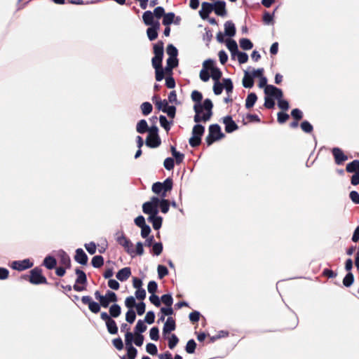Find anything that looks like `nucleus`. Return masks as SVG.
<instances>
[{
	"instance_id": "obj_20",
	"label": "nucleus",
	"mask_w": 359,
	"mask_h": 359,
	"mask_svg": "<svg viewBox=\"0 0 359 359\" xmlns=\"http://www.w3.org/2000/svg\"><path fill=\"white\" fill-rule=\"evenodd\" d=\"M236 27L232 21L228 20L224 23L225 35L232 37L236 34Z\"/></svg>"
},
{
	"instance_id": "obj_12",
	"label": "nucleus",
	"mask_w": 359,
	"mask_h": 359,
	"mask_svg": "<svg viewBox=\"0 0 359 359\" xmlns=\"http://www.w3.org/2000/svg\"><path fill=\"white\" fill-rule=\"evenodd\" d=\"M332 153L334 156L335 163L337 165L342 164L348 159V156L344 154L343 151L340 148H333L332 149Z\"/></svg>"
},
{
	"instance_id": "obj_5",
	"label": "nucleus",
	"mask_w": 359,
	"mask_h": 359,
	"mask_svg": "<svg viewBox=\"0 0 359 359\" xmlns=\"http://www.w3.org/2000/svg\"><path fill=\"white\" fill-rule=\"evenodd\" d=\"M116 242L123 248L124 250L130 255L133 243L125 236L123 232H118L115 235Z\"/></svg>"
},
{
	"instance_id": "obj_47",
	"label": "nucleus",
	"mask_w": 359,
	"mask_h": 359,
	"mask_svg": "<svg viewBox=\"0 0 359 359\" xmlns=\"http://www.w3.org/2000/svg\"><path fill=\"white\" fill-rule=\"evenodd\" d=\"M301 128L306 133H310L313 131V128L312 125L307 121H304L301 123Z\"/></svg>"
},
{
	"instance_id": "obj_17",
	"label": "nucleus",
	"mask_w": 359,
	"mask_h": 359,
	"mask_svg": "<svg viewBox=\"0 0 359 359\" xmlns=\"http://www.w3.org/2000/svg\"><path fill=\"white\" fill-rule=\"evenodd\" d=\"M160 29V23L156 21L154 26H151L147 30V34L150 41L156 39L158 36V31Z\"/></svg>"
},
{
	"instance_id": "obj_50",
	"label": "nucleus",
	"mask_w": 359,
	"mask_h": 359,
	"mask_svg": "<svg viewBox=\"0 0 359 359\" xmlns=\"http://www.w3.org/2000/svg\"><path fill=\"white\" fill-rule=\"evenodd\" d=\"M147 330V326L142 320H138L135 326V333L140 334Z\"/></svg>"
},
{
	"instance_id": "obj_6",
	"label": "nucleus",
	"mask_w": 359,
	"mask_h": 359,
	"mask_svg": "<svg viewBox=\"0 0 359 359\" xmlns=\"http://www.w3.org/2000/svg\"><path fill=\"white\" fill-rule=\"evenodd\" d=\"M202 136V126L196 124L192 130V136L189 139V144L191 147H196L201 144Z\"/></svg>"
},
{
	"instance_id": "obj_7",
	"label": "nucleus",
	"mask_w": 359,
	"mask_h": 359,
	"mask_svg": "<svg viewBox=\"0 0 359 359\" xmlns=\"http://www.w3.org/2000/svg\"><path fill=\"white\" fill-rule=\"evenodd\" d=\"M154 57L152 58V65L154 68L162 67V59L163 55V46L155 45L154 46Z\"/></svg>"
},
{
	"instance_id": "obj_3",
	"label": "nucleus",
	"mask_w": 359,
	"mask_h": 359,
	"mask_svg": "<svg viewBox=\"0 0 359 359\" xmlns=\"http://www.w3.org/2000/svg\"><path fill=\"white\" fill-rule=\"evenodd\" d=\"M149 135L146 140V144L151 148H156L161 144V140L158 135V128L153 126L148 130Z\"/></svg>"
},
{
	"instance_id": "obj_51",
	"label": "nucleus",
	"mask_w": 359,
	"mask_h": 359,
	"mask_svg": "<svg viewBox=\"0 0 359 359\" xmlns=\"http://www.w3.org/2000/svg\"><path fill=\"white\" fill-rule=\"evenodd\" d=\"M129 359H135L137 355V349L133 346H126Z\"/></svg>"
},
{
	"instance_id": "obj_48",
	"label": "nucleus",
	"mask_w": 359,
	"mask_h": 359,
	"mask_svg": "<svg viewBox=\"0 0 359 359\" xmlns=\"http://www.w3.org/2000/svg\"><path fill=\"white\" fill-rule=\"evenodd\" d=\"M238 57V60L240 64L246 63L248 60V55L247 53L240 52L239 50L236 53Z\"/></svg>"
},
{
	"instance_id": "obj_2",
	"label": "nucleus",
	"mask_w": 359,
	"mask_h": 359,
	"mask_svg": "<svg viewBox=\"0 0 359 359\" xmlns=\"http://www.w3.org/2000/svg\"><path fill=\"white\" fill-rule=\"evenodd\" d=\"M201 94L199 92L196 90L192 92L191 98L196 102L194 106V109L196 113L194 116V121L196 123L200 122L201 119L202 118V104L201 103Z\"/></svg>"
},
{
	"instance_id": "obj_10",
	"label": "nucleus",
	"mask_w": 359,
	"mask_h": 359,
	"mask_svg": "<svg viewBox=\"0 0 359 359\" xmlns=\"http://www.w3.org/2000/svg\"><path fill=\"white\" fill-rule=\"evenodd\" d=\"M181 22V18L176 16L174 13H165L163 18V25L169 26L171 24L179 25Z\"/></svg>"
},
{
	"instance_id": "obj_31",
	"label": "nucleus",
	"mask_w": 359,
	"mask_h": 359,
	"mask_svg": "<svg viewBox=\"0 0 359 359\" xmlns=\"http://www.w3.org/2000/svg\"><path fill=\"white\" fill-rule=\"evenodd\" d=\"M226 42V46L231 52L232 56L236 55V53L238 51V45L236 41L233 39H227Z\"/></svg>"
},
{
	"instance_id": "obj_9",
	"label": "nucleus",
	"mask_w": 359,
	"mask_h": 359,
	"mask_svg": "<svg viewBox=\"0 0 359 359\" xmlns=\"http://www.w3.org/2000/svg\"><path fill=\"white\" fill-rule=\"evenodd\" d=\"M33 263L29 259H25L20 261H14L11 264V267L18 271H23L27 269L31 268Z\"/></svg>"
},
{
	"instance_id": "obj_13",
	"label": "nucleus",
	"mask_w": 359,
	"mask_h": 359,
	"mask_svg": "<svg viewBox=\"0 0 359 359\" xmlns=\"http://www.w3.org/2000/svg\"><path fill=\"white\" fill-rule=\"evenodd\" d=\"M223 123L225 125V131L228 133H231L238 128V126L231 116L224 117Z\"/></svg>"
},
{
	"instance_id": "obj_34",
	"label": "nucleus",
	"mask_w": 359,
	"mask_h": 359,
	"mask_svg": "<svg viewBox=\"0 0 359 359\" xmlns=\"http://www.w3.org/2000/svg\"><path fill=\"white\" fill-rule=\"evenodd\" d=\"M212 11H214V4L203 2V20L208 18Z\"/></svg>"
},
{
	"instance_id": "obj_56",
	"label": "nucleus",
	"mask_w": 359,
	"mask_h": 359,
	"mask_svg": "<svg viewBox=\"0 0 359 359\" xmlns=\"http://www.w3.org/2000/svg\"><path fill=\"white\" fill-rule=\"evenodd\" d=\"M167 54L169 57H177V48L172 44L168 45L166 49Z\"/></svg>"
},
{
	"instance_id": "obj_64",
	"label": "nucleus",
	"mask_w": 359,
	"mask_h": 359,
	"mask_svg": "<svg viewBox=\"0 0 359 359\" xmlns=\"http://www.w3.org/2000/svg\"><path fill=\"white\" fill-rule=\"evenodd\" d=\"M349 197L355 204H359V194L356 191H351Z\"/></svg>"
},
{
	"instance_id": "obj_14",
	"label": "nucleus",
	"mask_w": 359,
	"mask_h": 359,
	"mask_svg": "<svg viewBox=\"0 0 359 359\" xmlns=\"http://www.w3.org/2000/svg\"><path fill=\"white\" fill-rule=\"evenodd\" d=\"M117 301L116 295L114 292L108 291L105 295H103L100 302V305L104 308L107 307L110 303Z\"/></svg>"
},
{
	"instance_id": "obj_40",
	"label": "nucleus",
	"mask_w": 359,
	"mask_h": 359,
	"mask_svg": "<svg viewBox=\"0 0 359 359\" xmlns=\"http://www.w3.org/2000/svg\"><path fill=\"white\" fill-rule=\"evenodd\" d=\"M136 130L139 133H144L148 130V125L145 120L140 121L137 124Z\"/></svg>"
},
{
	"instance_id": "obj_52",
	"label": "nucleus",
	"mask_w": 359,
	"mask_h": 359,
	"mask_svg": "<svg viewBox=\"0 0 359 359\" xmlns=\"http://www.w3.org/2000/svg\"><path fill=\"white\" fill-rule=\"evenodd\" d=\"M158 206H160L161 210L163 213H166L169 210V202L168 200L161 199L160 200Z\"/></svg>"
},
{
	"instance_id": "obj_24",
	"label": "nucleus",
	"mask_w": 359,
	"mask_h": 359,
	"mask_svg": "<svg viewBox=\"0 0 359 359\" xmlns=\"http://www.w3.org/2000/svg\"><path fill=\"white\" fill-rule=\"evenodd\" d=\"M142 19L146 25L154 26L156 22H154V15L152 12L147 11L142 15Z\"/></svg>"
},
{
	"instance_id": "obj_44",
	"label": "nucleus",
	"mask_w": 359,
	"mask_h": 359,
	"mask_svg": "<svg viewBox=\"0 0 359 359\" xmlns=\"http://www.w3.org/2000/svg\"><path fill=\"white\" fill-rule=\"evenodd\" d=\"M141 110L143 114L147 115L150 114L152 111V105L147 102H143L141 104Z\"/></svg>"
},
{
	"instance_id": "obj_36",
	"label": "nucleus",
	"mask_w": 359,
	"mask_h": 359,
	"mask_svg": "<svg viewBox=\"0 0 359 359\" xmlns=\"http://www.w3.org/2000/svg\"><path fill=\"white\" fill-rule=\"evenodd\" d=\"M43 264L47 269H52L56 265V260L54 257L48 256L44 259Z\"/></svg>"
},
{
	"instance_id": "obj_23",
	"label": "nucleus",
	"mask_w": 359,
	"mask_h": 359,
	"mask_svg": "<svg viewBox=\"0 0 359 359\" xmlns=\"http://www.w3.org/2000/svg\"><path fill=\"white\" fill-rule=\"evenodd\" d=\"M75 260L81 264H86L88 261V257L84 251L79 248L76 251V255H75Z\"/></svg>"
},
{
	"instance_id": "obj_33",
	"label": "nucleus",
	"mask_w": 359,
	"mask_h": 359,
	"mask_svg": "<svg viewBox=\"0 0 359 359\" xmlns=\"http://www.w3.org/2000/svg\"><path fill=\"white\" fill-rule=\"evenodd\" d=\"M224 89L226 90V95L232 94L233 90V82L231 79H223Z\"/></svg>"
},
{
	"instance_id": "obj_16",
	"label": "nucleus",
	"mask_w": 359,
	"mask_h": 359,
	"mask_svg": "<svg viewBox=\"0 0 359 359\" xmlns=\"http://www.w3.org/2000/svg\"><path fill=\"white\" fill-rule=\"evenodd\" d=\"M214 12L219 16L226 15V3L223 1H217L214 3Z\"/></svg>"
},
{
	"instance_id": "obj_19",
	"label": "nucleus",
	"mask_w": 359,
	"mask_h": 359,
	"mask_svg": "<svg viewBox=\"0 0 359 359\" xmlns=\"http://www.w3.org/2000/svg\"><path fill=\"white\" fill-rule=\"evenodd\" d=\"M152 101L155 104V105L157 107V109L158 110L162 111H164L165 110V109L167 108V107L168 106L167 100H161L157 95H154L152 97Z\"/></svg>"
},
{
	"instance_id": "obj_30",
	"label": "nucleus",
	"mask_w": 359,
	"mask_h": 359,
	"mask_svg": "<svg viewBox=\"0 0 359 359\" xmlns=\"http://www.w3.org/2000/svg\"><path fill=\"white\" fill-rule=\"evenodd\" d=\"M178 65V60L177 57H169L167 60V67L165 71L168 73H170L172 69L177 67Z\"/></svg>"
},
{
	"instance_id": "obj_27",
	"label": "nucleus",
	"mask_w": 359,
	"mask_h": 359,
	"mask_svg": "<svg viewBox=\"0 0 359 359\" xmlns=\"http://www.w3.org/2000/svg\"><path fill=\"white\" fill-rule=\"evenodd\" d=\"M347 172H359V160H354L352 162L348 163L346 167Z\"/></svg>"
},
{
	"instance_id": "obj_57",
	"label": "nucleus",
	"mask_w": 359,
	"mask_h": 359,
	"mask_svg": "<svg viewBox=\"0 0 359 359\" xmlns=\"http://www.w3.org/2000/svg\"><path fill=\"white\" fill-rule=\"evenodd\" d=\"M136 316L135 313L133 309H129L128 311L126 313V320L129 323H133L135 320Z\"/></svg>"
},
{
	"instance_id": "obj_15",
	"label": "nucleus",
	"mask_w": 359,
	"mask_h": 359,
	"mask_svg": "<svg viewBox=\"0 0 359 359\" xmlns=\"http://www.w3.org/2000/svg\"><path fill=\"white\" fill-rule=\"evenodd\" d=\"M212 102L210 99L203 100V111H207L206 113L203 112V122L208 121L212 116Z\"/></svg>"
},
{
	"instance_id": "obj_62",
	"label": "nucleus",
	"mask_w": 359,
	"mask_h": 359,
	"mask_svg": "<svg viewBox=\"0 0 359 359\" xmlns=\"http://www.w3.org/2000/svg\"><path fill=\"white\" fill-rule=\"evenodd\" d=\"M125 305L129 309H133V308L135 306V299L133 296L128 297L125 301Z\"/></svg>"
},
{
	"instance_id": "obj_42",
	"label": "nucleus",
	"mask_w": 359,
	"mask_h": 359,
	"mask_svg": "<svg viewBox=\"0 0 359 359\" xmlns=\"http://www.w3.org/2000/svg\"><path fill=\"white\" fill-rule=\"evenodd\" d=\"M76 273L77 275L76 283L84 284L86 282V276L83 271L79 269L76 270Z\"/></svg>"
},
{
	"instance_id": "obj_49",
	"label": "nucleus",
	"mask_w": 359,
	"mask_h": 359,
	"mask_svg": "<svg viewBox=\"0 0 359 359\" xmlns=\"http://www.w3.org/2000/svg\"><path fill=\"white\" fill-rule=\"evenodd\" d=\"M289 115L283 111H280L277 114V121L280 124L285 123L289 119Z\"/></svg>"
},
{
	"instance_id": "obj_43",
	"label": "nucleus",
	"mask_w": 359,
	"mask_h": 359,
	"mask_svg": "<svg viewBox=\"0 0 359 359\" xmlns=\"http://www.w3.org/2000/svg\"><path fill=\"white\" fill-rule=\"evenodd\" d=\"M109 313L112 317L116 318L121 313V307L118 304H114L110 307Z\"/></svg>"
},
{
	"instance_id": "obj_29",
	"label": "nucleus",
	"mask_w": 359,
	"mask_h": 359,
	"mask_svg": "<svg viewBox=\"0 0 359 359\" xmlns=\"http://www.w3.org/2000/svg\"><path fill=\"white\" fill-rule=\"evenodd\" d=\"M257 100V96L255 93H250L248 95L245 100V107L247 109L252 108Z\"/></svg>"
},
{
	"instance_id": "obj_26",
	"label": "nucleus",
	"mask_w": 359,
	"mask_h": 359,
	"mask_svg": "<svg viewBox=\"0 0 359 359\" xmlns=\"http://www.w3.org/2000/svg\"><path fill=\"white\" fill-rule=\"evenodd\" d=\"M253 76L248 72H245L244 77L243 79V86L246 88H250L254 85Z\"/></svg>"
},
{
	"instance_id": "obj_55",
	"label": "nucleus",
	"mask_w": 359,
	"mask_h": 359,
	"mask_svg": "<svg viewBox=\"0 0 359 359\" xmlns=\"http://www.w3.org/2000/svg\"><path fill=\"white\" fill-rule=\"evenodd\" d=\"M229 335V332L228 331H226V330H220L217 332V334H215V336H212L211 337V341H215L216 339H221V338H224V337H227Z\"/></svg>"
},
{
	"instance_id": "obj_61",
	"label": "nucleus",
	"mask_w": 359,
	"mask_h": 359,
	"mask_svg": "<svg viewBox=\"0 0 359 359\" xmlns=\"http://www.w3.org/2000/svg\"><path fill=\"white\" fill-rule=\"evenodd\" d=\"M161 126L164 128L167 131L170 128V123L167 120L164 116H161L159 118Z\"/></svg>"
},
{
	"instance_id": "obj_18",
	"label": "nucleus",
	"mask_w": 359,
	"mask_h": 359,
	"mask_svg": "<svg viewBox=\"0 0 359 359\" xmlns=\"http://www.w3.org/2000/svg\"><path fill=\"white\" fill-rule=\"evenodd\" d=\"M131 251L132 252H130L129 255L131 257L142 256L144 254L143 243L142 242H137L135 245H133Z\"/></svg>"
},
{
	"instance_id": "obj_58",
	"label": "nucleus",
	"mask_w": 359,
	"mask_h": 359,
	"mask_svg": "<svg viewBox=\"0 0 359 359\" xmlns=\"http://www.w3.org/2000/svg\"><path fill=\"white\" fill-rule=\"evenodd\" d=\"M291 116L294 120L299 121L303 117L302 111L299 109H294L291 111Z\"/></svg>"
},
{
	"instance_id": "obj_1",
	"label": "nucleus",
	"mask_w": 359,
	"mask_h": 359,
	"mask_svg": "<svg viewBox=\"0 0 359 359\" xmlns=\"http://www.w3.org/2000/svg\"><path fill=\"white\" fill-rule=\"evenodd\" d=\"M225 135L222 132L221 128L218 124H212L209 127V133L206 137L208 145H211L216 141L223 139Z\"/></svg>"
},
{
	"instance_id": "obj_46",
	"label": "nucleus",
	"mask_w": 359,
	"mask_h": 359,
	"mask_svg": "<svg viewBox=\"0 0 359 359\" xmlns=\"http://www.w3.org/2000/svg\"><path fill=\"white\" fill-rule=\"evenodd\" d=\"M171 151L176 160V162L177 163H181L184 158V154L177 151L174 147H171Z\"/></svg>"
},
{
	"instance_id": "obj_41",
	"label": "nucleus",
	"mask_w": 359,
	"mask_h": 359,
	"mask_svg": "<svg viewBox=\"0 0 359 359\" xmlns=\"http://www.w3.org/2000/svg\"><path fill=\"white\" fill-rule=\"evenodd\" d=\"M161 185H163V192L161 194V196L165 197L166 196V192L172 189V180L170 179H167L166 180L164 181L163 183H161Z\"/></svg>"
},
{
	"instance_id": "obj_53",
	"label": "nucleus",
	"mask_w": 359,
	"mask_h": 359,
	"mask_svg": "<svg viewBox=\"0 0 359 359\" xmlns=\"http://www.w3.org/2000/svg\"><path fill=\"white\" fill-rule=\"evenodd\" d=\"M104 263V260L102 256H95L92 259V264L94 267H100Z\"/></svg>"
},
{
	"instance_id": "obj_25",
	"label": "nucleus",
	"mask_w": 359,
	"mask_h": 359,
	"mask_svg": "<svg viewBox=\"0 0 359 359\" xmlns=\"http://www.w3.org/2000/svg\"><path fill=\"white\" fill-rule=\"evenodd\" d=\"M175 329V323L172 318L169 317L167 318L164 326H163V333H169Z\"/></svg>"
},
{
	"instance_id": "obj_32",
	"label": "nucleus",
	"mask_w": 359,
	"mask_h": 359,
	"mask_svg": "<svg viewBox=\"0 0 359 359\" xmlns=\"http://www.w3.org/2000/svg\"><path fill=\"white\" fill-rule=\"evenodd\" d=\"M209 72L213 81L220 80L222 76V72L217 67H215V68H212L211 69H209Z\"/></svg>"
},
{
	"instance_id": "obj_4",
	"label": "nucleus",
	"mask_w": 359,
	"mask_h": 359,
	"mask_svg": "<svg viewBox=\"0 0 359 359\" xmlns=\"http://www.w3.org/2000/svg\"><path fill=\"white\" fill-rule=\"evenodd\" d=\"M160 199L157 197H152L151 200L146 202L142 205V210L145 214L154 215L158 214V207Z\"/></svg>"
},
{
	"instance_id": "obj_45",
	"label": "nucleus",
	"mask_w": 359,
	"mask_h": 359,
	"mask_svg": "<svg viewBox=\"0 0 359 359\" xmlns=\"http://www.w3.org/2000/svg\"><path fill=\"white\" fill-rule=\"evenodd\" d=\"M135 334L127 331L125 335L126 346H133V341H134Z\"/></svg>"
},
{
	"instance_id": "obj_8",
	"label": "nucleus",
	"mask_w": 359,
	"mask_h": 359,
	"mask_svg": "<svg viewBox=\"0 0 359 359\" xmlns=\"http://www.w3.org/2000/svg\"><path fill=\"white\" fill-rule=\"evenodd\" d=\"M264 93L266 95L280 100L283 97V94L281 89L275 87L273 85L266 86L264 88Z\"/></svg>"
},
{
	"instance_id": "obj_22",
	"label": "nucleus",
	"mask_w": 359,
	"mask_h": 359,
	"mask_svg": "<svg viewBox=\"0 0 359 359\" xmlns=\"http://www.w3.org/2000/svg\"><path fill=\"white\" fill-rule=\"evenodd\" d=\"M57 256L59 257L61 264L65 266H69L70 258L67 254L62 250H60L57 252Z\"/></svg>"
},
{
	"instance_id": "obj_35",
	"label": "nucleus",
	"mask_w": 359,
	"mask_h": 359,
	"mask_svg": "<svg viewBox=\"0 0 359 359\" xmlns=\"http://www.w3.org/2000/svg\"><path fill=\"white\" fill-rule=\"evenodd\" d=\"M239 43L241 48L243 50H250L253 47V43L252 41L246 38L241 39Z\"/></svg>"
},
{
	"instance_id": "obj_28",
	"label": "nucleus",
	"mask_w": 359,
	"mask_h": 359,
	"mask_svg": "<svg viewBox=\"0 0 359 359\" xmlns=\"http://www.w3.org/2000/svg\"><path fill=\"white\" fill-rule=\"evenodd\" d=\"M149 220L152 223L154 229L158 230L162 225V217L157 215H153L149 217Z\"/></svg>"
},
{
	"instance_id": "obj_11",
	"label": "nucleus",
	"mask_w": 359,
	"mask_h": 359,
	"mask_svg": "<svg viewBox=\"0 0 359 359\" xmlns=\"http://www.w3.org/2000/svg\"><path fill=\"white\" fill-rule=\"evenodd\" d=\"M29 281L33 284H40L46 283V279L41 275L40 270L34 269L31 271Z\"/></svg>"
},
{
	"instance_id": "obj_59",
	"label": "nucleus",
	"mask_w": 359,
	"mask_h": 359,
	"mask_svg": "<svg viewBox=\"0 0 359 359\" xmlns=\"http://www.w3.org/2000/svg\"><path fill=\"white\" fill-rule=\"evenodd\" d=\"M196 346V342L193 339L189 340L186 346V351L189 353H193L195 351Z\"/></svg>"
},
{
	"instance_id": "obj_63",
	"label": "nucleus",
	"mask_w": 359,
	"mask_h": 359,
	"mask_svg": "<svg viewBox=\"0 0 359 359\" xmlns=\"http://www.w3.org/2000/svg\"><path fill=\"white\" fill-rule=\"evenodd\" d=\"M162 302L167 306H171L172 304V297L170 294H164L161 297Z\"/></svg>"
},
{
	"instance_id": "obj_38",
	"label": "nucleus",
	"mask_w": 359,
	"mask_h": 359,
	"mask_svg": "<svg viewBox=\"0 0 359 359\" xmlns=\"http://www.w3.org/2000/svg\"><path fill=\"white\" fill-rule=\"evenodd\" d=\"M354 282V276L351 272H348L343 279V285L349 287Z\"/></svg>"
},
{
	"instance_id": "obj_21",
	"label": "nucleus",
	"mask_w": 359,
	"mask_h": 359,
	"mask_svg": "<svg viewBox=\"0 0 359 359\" xmlns=\"http://www.w3.org/2000/svg\"><path fill=\"white\" fill-rule=\"evenodd\" d=\"M131 275V271L129 267H125L118 271L116 278L120 281L126 280Z\"/></svg>"
},
{
	"instance_id": "obj_54",
	"label": "nucleus",
	"mask_w": 359,
	"mask_h": 359,
	"mask_svg": "<svg viewBox=\"0 0 359 359\" xmlns=\"http://www.w3.org/2000/svg\"><path fill=\"white\" fill-rule=\"evenodd\" d=\"M274 105H275V102L273 100V98L270 97L266 95L265 98H264V106L266 109H273L274 107Z\"/></svg>"
},
{
	"instance_id": "obj_37",
	"label": "nucleus",
	"mask_w": 359,
	"mask_h": 359,
	"mask_svg": "<svg viewBox=\"0 0 359 359\" xmlns=\"http://www.w3.org/2000/svg\"><path fill=\"white\" fill-rule=\"evenodd\" d=\"M224 89V82H220V80L214 81L213 92L215 95H219L222 93Z\"/></svg>"
},
{
	"instance_id": "obj_39",
	"label": "nucleus",
	"mask_w": 359,
	"mask_h": 359,
	"mask_svg": "<svg viewBox=\"0 0 359 359\" xmlns=\"http://www.w3.org/2000/svg\"><path fill=\"white\" fill-rule=\"evenodd\" d=\"M106 325H107L108 332L110 334H114L117 332L118 327H117L116 324L114 320L111 319L110 320L107 321L106 323Z\"/></svg>"
},
{
	"instance_id": "obj_60",
	"label": "nucleus",
	"mask_w": 359,
	"mask_h": 359,
	"mask_svg": "<svg viewBox=\"0 0 359 359\" xmlns=\"http://www.w3.org/2000/svg\"><path fill=\"white\" fill-rule=\"evenodd\" d=\"M159 331L156 327H152L149 331V337L151 339L157 341L159 338Z\"/></svg>"
}]
</instances>
